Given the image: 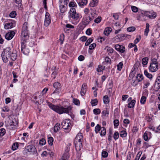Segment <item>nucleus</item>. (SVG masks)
Masks as SVG:
<instances>
[{
	"label": "nucleus",
	"mask_w": 160,
	"mask_h": 160,
	"mask_svg": "<svg viewBox=\"0 0 160 160\" xmlns=\"http://www.w3.org/2000/svg\"><path fill=\"white\" fill-rule=\"evenodd\" d=\"M136 103V101L133 100L132 101L129 103L128 105V107L129 108H133L134 107V105Z\"/></svg>",
	"instance_id": "nucleus-25"
},
{
	"label": "nucleus",
	"mask_w": 160,
	"mask_h": 160,
	"mask_svg": "<svg viewBox=\"0 0 160 160\" xmlns=\"http://www.w3.org/2000/svg\"><path fill=\"white\" fill-rule=\"evenodd\" d=\"M6 133V130L3 128L0 129V136H3Z\"/></svg>",
	"instance_id": "nucleus-45"
},
{
	"label": "nucleus",
	"mask_w": 160,
	"mask_h": 160,
	"mask_svg": "<svg viewBox=\"0 0 160 160\" xmlns=\"http://www.w3.org/2000/svg\"><path fill=\"white\" fill-rule=\"evenodd\" d=\"M16 15V12L15 11H12L11 12L9 16L12 18H14L15 17Z\"/></svg>",
	"instance_id": "nucleus-50"
},
{
	"label": "nucleus",
	"mask_w": 160,
	"mask_h": 160,
	"mask_svg": "<svg viewBox=\"0 0 160 160\" xmlns=\"http://www.w3.org/2000/svg\"><path fill=\"white\" fill-rule=\"evenodd\" d=\"M105 61L108 64H110L111 63V60L108 57H106L105 58Z\"/></svg>",
	"instance_id": "nucleus-55"
},
{
	"label": "nucleus",
	"mask_w": 160,
	"mask_h": 160,
	"mask_svg": "<svg viewBox=\"0 0 160 160\" xmlns=\"http://www.w3.org/2000/svg\"><path fill=\"white\" fill-rule=\"evenodd\" d=\"M139 13H141V16H143V17H144V16H146L148 17L149 14V12L144 11H141V12H139Z\"/></svg>",
	"instance_id": "nucleus-27"
},
{
	"label": "nucleus",
	"mask_w": 160,
	"mask_h": 160,
	"mask_svg": "<svg viewBox=\"0 0 160 160\" xmlns=\"http://www.w3.org/2000/svg\"><path fill=\"white\" fill-rule=\"evenodd\" d=\"M142 153V152H139L137 155L134 160H139L140 158Z\"/></svg>",
	"instance_id": "nucleus-48"
},
{
	"label": "nucleus",
	"mask_w": 160,
	"mask_h": 160,
	"mask_svg": "<svg viewBox=\"0 0 160 160\" xmlns=\"http://www.w3.org/2000/svg\"><path fill=\"white\" fill-rule=\"evenodd\" d=\"M103 101L105 104H107L109 102V99L108 95H105L103 97Z\"/></svg>",
	"instance_id": "nucleus-26"
},
{
	"label": "nucleus",
	"mask_w": 160,
	"mask_h": 160,
	"mask_svg": "<svg viewBox=\"0 0 160 160\" xmlns=\"http://www.w3.org/2000/svg\"><path fill=\"white\" fill-rule=\"evenodd\" d=\"M154 89L156 91H160V73L156 80Z\"/></svg>",
	"instance_id": "nucleus-11"
},
{
	"label": "nucleus",
	"mask_w": 160,
	"mask_h": 160,
	"mask_svg": "<svg viewBox=\"0 0 160 160\" xmlns=\"http://www.w3.org/2000/svg\"><path fill=\"white\" fill-rule=\"evenodd\" d=\"M107 51L109 53H112L113 52L114 50L112 48L109 47L108 48Z\"/></svg>",
	"instance_id": "nucleus-61"
},
{
	"label": "nucleus",
	"mask_w": 160,
	"mask_h": 160,
	"mask_svg": "<svg viewBox=\"0 0 160 160\" xmlns=\"http://www.w3.org/2000/svg\"><path fill=\"white\" fill-rule=\"evenodd\" d=\"M93 19V18L91 16L85 15L83 17L82 19V24L86 26Z\"/></svg>",
	"instance_id": "nucleus-9"
},
{
	"label": "nucleus",
	"mask_w": 160,
	"mask_h": 160,
	"mask_svg": "<svg viewBox=\"0 0 160 160\" xmlns=\"http://www.w3.org/2000/svg\"><path fill=\"white\" fill-rule=\"evenodd\" d=\"M127 135V133L125 131H122L120 132V136L122 137H125Z\"/></svg>",
	"instance_id": "nucleus-42"
},
{
	"label": "nucleus",
	"mask_w": 160,
	"mask_h": 160,
	"mask_svg": "<svg viewBox=\"0 0 160 160\" xmlns=\"http://www.w3.org/2000/svg\"><path fill=\"white\" fill-rule=\"evenodd\" d=\"M15 34L14 31L9 32L7 33L5 35V38L8 40H10L12 39Z\"/></svg>",
	"instance_id": "nucleus-14"
},
{
	"label": "nucleus",
	"mask_w": 160,
	"mask_h": 160,
	"mask_svg": "<svg viewBox=\"0 0 160 160\" xmlns=\"http://www.w3.org/2000/svg\"><path fill=\"white\" fill-rule=\"evenodd\" d=\"M119 137V134L118 132H115L114 133V136H113L114 139L115 140H116Z\"/></svg>",
	"instance_id": "nucleus-51"
},
{
	"label": "nucleus",
	"mask_w": 160,
	"mask_h": 160,
	"mask_svg": "<svg viewBox=\"0 0 160 160\" xmlns=\"http://www.w3.org/2000/svg\"><path fill=\"white\" fill-rule=\"evenodd\" d=\"M28 27V23L25 22L23 25L21 33L22 41H26L29 38Z\"/></svg>",
	"instance_id": "nucleus-3"
},
{
	"label": "nucleus",
	"mask_w": 160,
	"mask_h": 160,
	"mask_svg": "<svg viewBox=\"0 0 160 160\" xmlns=\"http://www.w3.org/2000/svg\"><path fill=\"white\" fill-rule=\"evenodd\" d=\"M19 6L21 7L22 5V0H13Z\"/></svg>",
	"instance_id": "nucleus-56"
},
{
	"label": "nucleus",
	"mask_w": 160,
	"mask_h": 160,
	"mask_svg": "<svg viewBox=\"0 0 160 160\" xmlns=\"http://www.w3.org/2000/svg\"><path fill=\"white\" fill-rule=\"evenodd\" d=\"M128 97V95H123L122 96V100L123 101H125L127 99Z\"/></svg>",
	"instance_id": "nucleus-63"
},
{
	"label": "nucleus",
	"mask_w": 160,
	"mask_h": 160,
	"mask_svg": "<svg viewBox=\"0 0 160 160\" xmlns=\"http://www.w3.org/2000/svg\"><path fill=\"white\" fill-rule=\"evenodd\" d=\"M80 39L81 41L84 42L85 41L87 40V38L85 36H83L81 37Z\"/></svg>",
	"instance_id": "nucleus-64"
},
{
	"label": "nucleus",
	"mask_w": 160,
	"mask_h": 160,
	"mask_svg": "<svg viewBox=\"0 0 160 160\" xmlns=\"http://www.w3.org/2000/svg\"><path fill=\"white\" fill-rule=\"evenodd\" d=\"M75 146L76 150L78 152H79L82 147V142L79 141H75Z\"/></svg>",
	"instance_id": "nucleus-15"
},
{
	"label": "nucleus",
	"mask_w": 160,
	"mask_h": 160,
	"mask_svg": "<svg viewBox=\"0 0 160 160\" xmlns=\"http://www.w3.org/2000/svg\"><path fill=\"white\" fill-rule=\"evenodd\" d=\"M158 63L156 59L154 58L151 61V62L149 66V69L152 72H156L158 69Z\"/></svg>",
	"instance_id": "nucleus-6"
},
{
	"label": "nucleus",
	"mask_w": 160,
	"mask_h": 160,
	"mask_svg": "<svg viewBox=\"0 0 160 160\" xmlns=\"http://www.w3.org/2000/svg\"><path fill=\"white\" fill-rule=\"evenodd\" d=\"M53 87L55 88V90L53 93H55L61 88V84L58 82H55L53 84Z\"/></svg>",
	"instance_id": "nucleus-18"
},
{
	"label": "nucleus",
	"mask_w": 160,
	"mask_h": 160,
	"mask_svg": "<svg viewBox=\"0 0 160 160\" xmlns=\"http://www.w3.org/2000/svg\"><path fill=\"white\" fill-rule=\"evenodd\" d=\"M61 125L65 132L68 133L70 132L72 125L69 119H67L63 120L62 122Z\"/></svg>",
	"instance_id": "nucleus-5"
},
{
	"label": "nucleus",
	"mask_w": 160,
	"mask_h": 160,
	"mask_svg": "<svg viewBox=\"0 0 160 160\" xmlns=\"http://www.w3.org/2000/svg\"><path fill=\"white\" fill-rule=\"evenodd\" d=\"M11 48L8 47L4 49L2 53V57L3 61L4 62H7L10 59L12 53Z\"/></svg>",
	"instance_id": "nucleus-4"
},
{
	"label": "nucleus",
	"mask_w": 160,
	"mask_h": 160,
	"mask_svg": "<svg viewBox=\"0 0 160 160\" xmlns=\"http://www.w3.org/2000/svg\"><path fill=\"white\" fill-rule=\"evenodd\" d=\"M82 17L80 14L76 12L75 8H71L69 12L68 17L73 24L76 25L78 23Z\"/></svg>",
	"instance_id": "nucleus-2"
},
{
	"label": "nucleus",
	"mask_w": 160,
	"mask_h": 160,
	"mask_svg": "<svg viewBox=\"0 0 160 160\" xmlns=\"http://www.w3.org/2000/svg\"><path fill=\"white\" fill-rule=\"evenodd\" d=\"M18 124V122L16 120L14 119L12 120V121L10 122L9 126V128L10 129H12L15 128V127Z\"/></svg>",
	"instance_id": "nucleus-16"
},
{
	"label": "nucleus",
	"mask_w": 160,
	"mask_h": 160,
	"mask_svg": "<svg viewBox=\"0 0 160 160\" xmlns=\"http://www.w3.org/2000/svg\"><path fill=\"white\" fill-rule=\"evenodd\" d=\"M90 14L91 16L94 19L96 18L99 13L98 8L97 7H93L90 8Z\"/></svg>",
	"instance_id": "nucleus-10"
},
{
	"label": "nucleus",
	"mask_w": 160,
	"mask_h": 160,
	"mask_svg": "<svg viewBox=\"0 0 160 160\" xmlns=\"http://www.w3.org/2000/svg\"><path fill=\"white\" fill-rule=\"evenodd\" d=\"M156 16L157 15L155 12H149V14L148 18L151 19H153L156 17Z\"/></svg>",
	"instance_id": "nucleus-23"
},
{
	"label": "nucleus",
	"mask_w": 160,
	"mask_h": 160,
	"mask_svg": "<svg viewBox=\"0 0 160 160\" xmlns=\"http://www.w3.org/2000/svg\"><path fill=\"white\" fill-rule=\"evenodd\" d=\"M86 33L87 35H90L92 34V30L90 28H88L86 31Z\"/></svg>",
	"instance_id": "nucleus-62"
},
{
	"label": "nucleus",
	"mask_w": 160,
	"mask_h": 160,
	"mask_svg": "<svg viewBox=\"0 0 160 160\" xmlns=\"http://www.w3.org/2000/svg\"><path fill=\"white\" fill-rule=\"evenodd\" d=\"M114 125L115 127H117L119 125V121L118 119H115L114 121Z\"/></svg>",
	"instance_id": "nucleus-57"
},
{
	"label": "nucleus",
	"mask_w": 160,
	"mask_h": 160,
	"mask_svg": "<svg viewBox=\"0 0 160 160\" xmlns=\"http://www.w3.org/2000/svg\"><path fill=\"white\" fill-rule=\"evenodd\" d=\"M115 48L116 50L121 53H123L125 51V47L121 45L116 44L115 46Z\"/></svg>",
	"instance_id": "nucleus-13"
},
{
	"label": "nucleus",
	"mask_w": 160,
	"mask_h": 160,
	"mask_svg": "<svg viewBox=\"0 0 160 160\" xmlns=\"http://www.w3.org/2000/svg\"><path fill=\"white\" fill-rule=\"evenodd\" d=\"M56 154L52 152H51V158H52V160H55L56 158Z\"/></svg>",
	"instance_id": "nucleus-47"
},
{
	"label": "nucleus",
	"mask_w": 160,
	"mask_h": 160,
	"mask_svg": "<svg viewBox=\"0 0 160 160\" xmlns=\"http://www.w3.org/2000/svg\"><path fill=\"white\" fill-rule=\"evenodd\" d=\"M101 20V17H98L97 18L94 20V22L97 23H98L100 22Z\"/></svg>",
	"instance_id": "nucleus-58"
},
{
	"label": "nucleus",
	"mask_w": 160,
	"mask_h": 160,
	"mask_svg": "<svg viewBox=\"0 0 160 160\" xmlns=\"http://www.w3.org/2000/svg\"><path fill=\"white\" fill-rule=\"evenodd\" d=\"M144 75L148 78L151 79L152 78V75L149 73L147 70H145L144 72Z\"/></svg>",
	"instance_id": "nucleus-35"
},
{
	"label": "nucleus",
	"mask_w": 160,
	"mask_h": 160,
	"mask_svg": "<svg viewBox=\"0 0 160 160\" xmlns=\"http://www.w3.org/2000/svg\"><path fill=\"white\" fill-rule=\"evenodd\" d=\"M98 3V0H92L89 3L90 7L91 8L97 7Z\"/></svg>",
	"instance_id": "nucleus-19"
},
{
	"label": "nucleus",
	"mask_w": 160,
	"mask_h": 160,
	"mask_svg": "<svg viewBox=\"0 0 160 160\" xmlns=\"http://www.w3.org/2000/svg\"><path fill=\"white\" fill-rule=\"evenodd\" d=\"M135 28L134 27H129L127 28V31L130 32L133 31L135 30Z\"/></svg>",
	"instance_id": "nucleus-53"
},
{
	"label": "nucleus",
	"mask_w": 160,
	"mask_h": 160,
	"mask_svg": "<svg viewBox=\"0 0 160 160\" xmlns=\"http://www.w3.org/2000/svg\"><path fill=\"white\" fill-rule=\"evenodd\" d=\"M146 97L144 96L142 97L141 100L140 102L142 104H144L146 102Z\"/></svg>",
	"instance_id": "nucleus-41"
},
{
	"label": "nucleus",
	"mask_w": 160,
	"mask_h": 160,
	"mask_svg": "<svg viewBox=\"0 0 160 160\" xmlns=\"http://www.w3.org/2000/svg\"><path fill=\"white\" fill-rule=\"evenodd\" d=\"M93 41V40L91 38H89L88 39L85 43V46H88Z\"/></svg>",
	"instance_id": "nucleus-46"
},
{
	"label": "nucleus",
	"mask_w": 160,
	"mask_h": 160,
	"mask_svg": "<svg viewBox=\"0 0 160 160\" xmlns=\"http://www.w3.org/2000/svg\"><path fill=\"white\" fill-rule=\"evenodd\" d=\"M100 135L101 136H104L105 135L106 133V129L105 128L102 127L101 129Z\"/></svg>",
	"instance_id": "nucleus-30"
},
{
	"label": "nucleus",
	"mask_w": 160,
	"mask_h": 160,
	"mask_svg": "<svg viewBox=\"0 0 160 160\" xmlns=\"http://www.w3.org/2000/svg\"><path fill=\"white\" fill-rule=\"evenodd\" d=\"M17 55L16 51H13L11 53L10 58L11 60L14 61L17 59Z\"/></svg>",
	"instance_id": "nucleus-20"
},
{
	"label": "nucleus",
	"mask_w": 160,
	"mask_h": 160,
	"mask_svg": "<svg viewBox=\"0 0 160 160\" xmlns=\"http://www.w3.org/2000/svg\"><path fill=\"white\" fill-rule=\"evenodd\" d=\"M18 147V142H15L13 144L12 146V149L13 150H16Z\"/></svg>",
	"instance_id": "nucleus-37"
},
{
	"label": "nucleus",
	"mask_w": 160,
	"mask_h": 160,
	"mask_svg": "<svg viewBox=\"0 0 160 160\" xmlns=\"http://www.w3.org/2000/svg\"><path fill=\"white\" fill-rule=\"evenodd\" d=\"M87 0H81V2L78 3V4L79 6L82 7L86 5L87 4Z\"/></svg>",
	"instance_id": "nucleus-24"
},
{
	"label": "nucleus",
	"mask_w": 160,
	"mask_h": 160,
	"mask_svg": "<svg viewBox=\"0 0 160 160\" xmlns=\"http://www.w3.org/2000/svg\"><path fill=\"white\" fill-rule=\"evenodd\" d=\"M93 113L95 115H98L101 113V110L99 108H95L93 110Z\"/></svg>",
	"instance_id": "nucleus-40"
},
{
	"label": "nucleus",
	"mask_w": 160,
	"mask_h": 160,
	"mask_svg": "<svg viewBox=\"0 0 160 160\" xmlns=\"http://www.w3.org/2000/svg\"><path fill=\"white\" fill-rule=\"evenodd\" d=\"M51 108L60 114L65 113L71 115L72 114V107L71 106L63 107L55 106L51 103Z\"/></svg>",
	"instance_id": "nucleus-1"
},
{
	"label": "nucleus",
	"mask_w": 160,
	"mask_h": 160,
	"mask_svg": "<svg viewBox=\"0 0 160 160\" xmlns=\"http://www.w3.org/2000/svg\"><path fill=\"white\" fill-rule=\"evenodd\" d=\"M112 29L111 28L108 27L106 28L104 31V34L106 36H108L111 32Z\"/></svg>",
	"instance_id": "nucleus-22"
},
{
	"label": "nucleus",
	"mask_w": 160,
	"mask_h": 160,
	"mask_svg": "<svg viewBox=\"0 0 160 160\" xmlns=\"http://www.w3.org/2000/svg\"><path fill=\"white\" fill-rule=\"evenodd\" d=\"M14 27V24L12 22L6 23L4 25V28L6 29H11Z\"/></svg>",
	"instance_id": "nucleus-21"
},
{
	"label": "nucleus",
	"mask_w": 160,
	"mask_h": 160,
	"mask_svg": "<svg viewBox=\"0 0 160 160\" xmlns=\"http://www.w3.org/2000/svg\"><path fill=\"white\" fill-rule=\"evenodd\" d=\"M26 41H22L21 50L22 52L24 54L28 55L29 52V50L28 48H26Z\"/></svg>",
	"instance_id": "nucleus-8"
},
{
	"label": "nucleus",
	"mask_w": 160,
	"mask_h": 160,
	"mask_svg": "<svg viewBox=\"0 0 160 160\" xmlns=\"http://www.w3.org/2000/svg\"><path fill=\"white\" fill-rule=\"evenodd\" d=\"M148 58H142V63L143 65H146L147 64Z\"/></svg>",
	"instance_id": "nucleus-38"
},
{
	"label": "nucleus",
	"mask_w": 160,
	"mask_h": 160,
	"mask_svg": "<svg viewBox=\"0 0 160 160\" xmlns=\"http://www.w3.org/2000/svg\"><path fill=\"white\" fill-rule=\"evenodd\" d=\"M46 143V141L44 138H42L40 140L39 144L41 146L44 145Z\"/></svg>",
	"instance_id": "nucleus-49"
},
{
	"label": "nucleus",
	"mask_w": 160,
	"mask_h": 160,
	"mask_svg": "<svg viewBox=\"0 0 160 160\" xmlns=\"http://www.w3.org/2000/svg\"><path fill=\"white\" fill-rule=\"evenodd\" d=\"M60 124L57 123L56 124L54 127V132H57L60 129Z\"/></svg>",
	"instance_id": "nucleus-28"
},
{
	"label": "nucleus",
	"mask_w": 160,
	"mask_h": 160,
	"mask_svg": "<svg viewBox=\"0 0 160 160\" xmlns=\"http://www.w3.org/2000/svg\"><path fill=\"white\" fill-rule=\"evenodd\" d=\"M28 152H31L32 154H35L36 153L37 151L35 147L32 145H28L27 146L24 150Z\"/></svg>",
	"instance_id": "nucleus-12"
},
{
	"label": "nucleus",
	"mask_w": 160,
	"mask_h": 160,
	"mask_svg": "<svg viewBox=\"0 0 160 160\" xmlns=\"http://www.w3.org/2000/svg\"><path fill=\"white\" fill-rule=\"evenodd\" d=\"M96 44L95 43H93L91 44L89 46V49L90 50L94 49L96 47Z\"/></svg>",
	"instance_id": "nucleus-52"
},
{
	"label": "nucleus",
	"mask_w": 160,
	"mask_h": 160,
	"mask_svg": "<svg viewBox=\"0 0 160 160\" xmlns=\"http://www.w3.org/2000/svg\"><path fill=\"white\" fill-rule=\"evenodd\" d=\"M91 103L92 106H95L97 104L98 101L97 99H92L91 100Z\"/></svg>",
	"instance_id": "nucleus-32"
},
{
	"label": "nucleus",
	"mask_w": 160,
	"mask_h": 160,
	"mask_svg": "<svg viewBox=\"0 0 160 160\" xmlns=\"http://www.w3.org/2000/svg\"><path fill=\"white\" fill-rule=\"evenodd\" d=\"M131 9L132 12H137L138 11V8L136 6H132Z\"/></svg>",
	"instance_id": "nucleus-43"
},
{
	"label": "nucleus",
	"mask_w": 160,
	"mask_h": 160,
	"mask_svg": "<svg viewBox=\"0 0 160 160\" xmlns=\"http://www.w3.org/2000/svg\"><path fill=\"white\" fill-rule=\"evenodd\" d=\"M143 138L144 140L147 141L148 139V133L146 132H145L143 135Z\"/></svg>",
	"instance_id": "nucleus-60"
},
{
	"label": "nucleus",
	"mask_w": 160,
	"mask_h": 160,
	"mask_svg": "<svg viewBox=\"0 0 160 160\" xmlns=\"http://www.w3.org/2000/svg\"><path fill=\"white\" fill-rule=\"evenodd\" d=\"M50 23V18H45L44 22V25L46 26H48Z\"/></svg>",
	"instance_id": "nucleus-33"
},
{
	"label": "nucleus",
	"mask_w": 160,
	"mask_h": 160,
	"mask_svg": "<svg viewBox=\"0 0 160 160\" xmlns=\"http://www.w3.org/2000/svg\"><path fill=\"white\" fill-rule=\"evenodd\" d=\"M105 68V66H100V67L99 66L98 68L97 69V71L98 72H101L102 70L104 69Z\"/></svg>",
	"instance_id": "nucleus-59"
},
{
	"label": "nucleus",
	"mask_w": 160,
	"mask_h": 160,
	"mask_svg": "<svg viewBox=\"0 0 160 160\" xmlns=\"http://www.w3.org/2000/svg\"><path fill=\"white\" fill-rule=\"evenodd\" d=\"M137 78L138 82H140L143 79V76L140 74H138L137 76Z\"/></svg>",
	"instance_id": "nucleus-34"
},
{
	"label": "nucleus",
	"mask_w": 160,
	"mask_h": 160,
	"mask_svg": "<svg viewBox=\"0 0 160 160\" xmlns=\"http://www.w3.org/2000/svg\"><path fill=\"white\" fill-rule=\"evenodd\" d=\"M123 64L122 62H120L118 65L117 66V69L119 71H121L122 68Z\"/></svg>",
	"instance_id": "nucleus-39"
},
{
	"label": "nucleus",
	"mask_w": 160,
	"mask_h": 160,
	"mask_svg": "<svg viewBox=\"0 0 160 160\" xmlns=\"http://www.w3.org/2000/svg\"><path fill=\"white\" fill-rule=\"evenodd\" d=\"M82 134L81 133H79L76 136L75 139V142H82Z\"/></svg>",
	"instance_id": "nucleus-17"
},
{
	"label": "nucleus",
	"mask_w": 160,
	"mask_h": 160,
	"mask_svg": "<svg viewBox=\"0 0 160 160\" xmlns=\"http://www.w3.org/2000/svg\"><path fill=\"white\" fill-rule=\"evenodd\" d=\"M69 6L72 8H75L77 7V5L75 2L73 1L71 2L69 4Z\"/></svg>",
	"instance_id": "nucleus-29"
},
{
	"label": "nucleus",
	"mask_w": 160,
	"mask_h": 160,
	"mask_svg": "<svg viewBox=\"0 0 160 160\" xmlns=\"http://www.w3.org/2000/svg\"><path fill=\"white\" fill-rule=\"evenodd\" d=\"M64 39V34H61L59 40L60 41V44H62L63 43V41Z\"/></svg>",
	"instance_id": "nucleus-44"
},
{
	"label": "nucleus",
	"mask_w": 160,
	"mask_h": 160,
	"mask_svg": "<svg viewBox=\"0 0 160 160\" xmlns=\"http://www.w3.org/2000/svg\"><path fill=\"white\" fill-rule=\"evenodd\" d=\"M101 128L100 125L98 124L97 126L95 127V131L96 133H97L98 132L101 130Z\"/></svg>",
	"instance_id": "nucleus-36"
},
{
	"label": "nucleus",
	"mask_w": 160,
	"mask_h": 160,
	"mask_svg": "<svg viewBox=\"0 0 160 160\" xmlns=\"http://www.w3.org/2000/svg\"><path fill=\"white\" fill-rule=\"evenodd\" d=\"M102 155L103 157L105 158L108 157V153L106 151H103L102 152Z\"/></svg>",
	"instance_id": "nucleus-54"
},
{
	"label": "nucleus",
	"mask_w": 160,
	"mask_h": 160,
	"mask_svg": "<svg viewBox=\"0 0 160 160\" xmlns=\"http://www.w3.org/2000/svg\"><path fill=\"white\" fill-rule=\"evenodd\" d=\"M146 28L144 31V34L145 35L147 36L149 31V27L150 26L148 23H146Z\"/></svg>",
	"instance_id": "nucleus-31"
},
{
	"label": "nucleus",
	"mask_w": 160,
	"mask_h": 160,
	"mask_svg": "<svg viewBox=\"0 0 160 160\" xmlns=\"http://www.w3.org/2000/svg\"><path fill=\"white\" fill-rule=\"evenodd\" d=\"M69 0H59V8L61 13H64L66 11L65 5H67Z\"/></svg>",
	"instance_id": "nucleus-7"
}]
</instances>
